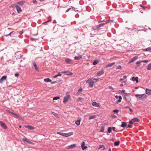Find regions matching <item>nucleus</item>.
Here are the masks:
<instances>
[{"label": "nucleus", "instance_id": "61", "mask_svg": "<svg viewBox=\"0 0 151 151\" xmlns=\"http://www.w3.org/2000/svg\"><path fill=\"white\" fill-rule=\"evenodd\" d=\"M15 6L16 5H14V4H13L12 6H10V7H12L14 8V6Z\"/></svg>", "mask_w": 151, "mask_h": 151}, {"label": "nucleus", "instance_id": "43", "mask_svg": "<svg viewBox=\"0 0 151 151\" xmlns=\"http://www.w3.org/2000/svg\"><path fill=\"white\" fill-rule=\"evenodd\" d=\"M6 111L8 112L9 113L11 114H12V115H13V114H14V113L11 111H10L9 110H7Z\"/></svg>", "mask_w": 151, "mask_h": 151}, {"label": "nucleus", "instance_id": "38", "mask_svg": "<svg viewBox=\"0 0 151 151\" xmlns=\"http://www.w3.org/2000/svg\"><path fill=\"white\" fill-rule=\"evenodd\" d=\"M92 80H93V81H94V83H96L99 80V78H93L92 79Z\"/></svg>", "mask_w": 151, "mask_h": 151}, {"label": "nucleus", "instance_id": "34", "mask_svg": "<svg viewBox=\"0 0 151 151\" xmlns=\"http://www.w3.org/2000/svg\"><path fill=\"white\" fill-rule=\"evenodd\" d=\"M65 133H62V132H57V134L60 135H61L62 136H64Z\"/></svg>", "mask_w": 151, "mask_h": 151}, {"label": "nucleus", "instance_id": "15", "mask_svg": "<svg viewBox=\"0 0 151 151\" xmlns=\"http://www.w3.org/2000/svg\"><path fill=\"white\" fill-rule=\"evenodd\" d=\"M15 7L16 8L17 10L18 13H19L22 12V10L20 7L17 5H16Z\"/></svg>", "mask_w": 151, "mask_h": 151}, {"label": "nucleus", "instance_id": "51", "mask_svg": "<svg viewBox=\"0 0 151 151\" xmlns=\"http://www.w3.org/2000/svg\"><path fill=\"white\" fill-rule=\"evenodd\" d=\"M33 3L35 4H36L37 2L36 1V0H33Z\"/></svg>", "mask_w": 151, "mask_h": 151}, {"label": "nucleus", "instance_id": "63", "mask_svg": "<svg viewBox=\"0 0 151 151\" xmlns=\"http://www.w3.org/2000/svg\"><path fill=\"white\" fill-rule=\"evenodd\" d=\"M129 109L130 111V112L131 113L132 111V110L130 108H129Z\"/></svg>", "mask_w": 151, "mask_h": 151}, {"label": "nucleus", "instance_id": "37", "mask_svg": "<svg viewBox=\"0 0 151 151\" xmlns=\"http://www.w3.org/2000/svg\"><path fill=\"white\" fill-rule=\"evenodd\" d=\"M60 98V97L59 96H57L55 97H54L53 98V100H57L58 99H59Z\"/></svg>", "mask_w": 151, "mask_h": 151}, {"label": "nucleus", "instance_id": "42", "mask_svg": "<svg viewBox=\"0 0 151 151\" xmlns=\"http://www.w3.org/2000/svg\"><path fill=\"white\" fill-rule=\"evenodd\" d=\"M133 123H134V122H133V120H132V119L129 122V123L130 124H132Z\"/></svg>", "mask_w": 151, "mask_h": 151}, {"label": "nucleus", "instance_id": "49", "mask_svg": "<svg viewBox=\"0 0 151 151\" xmlns=\"http://www.w3.org/2000/svg\"><path fill=\"white\" fill-rule=\"evenodd\" d=\"M58 82L57 81H52V82H51V83L52 84H54L56 83H57Z\"/></svg>", "mask_w": 151, "mask_h": 151}, {"label": "nucleus", "instance_id": "14", "mask_svg": "<svg viewBox=\"0 0 151 151\" xmlns=\"http://www.w3.org/2000/svg\"><path fill=\"white\" fill-rule=\"evenodd\" d=\"M115 64V62H113L111 63H110L108 64L107 65L105 66V68H108L112 66Z\"/></svg>", "mask_w": 151, "mask_h": 151}, {"label": "nucleus", "instance_id": "53", "mask_svg": "<svg viewBox=\"0 0 151 151\" xmlns=\"http://www.w3.org/2000/svg\"><path fill=\"white\" fill-rule=\"evenodd\" d=\"M13 115L16 116V117H19V116L18 115H17V114H15L14 113V114H13Z\"/></svg>", "mask_w": 151, "mask_h": 151}, {"label": "nucleus", "instance_id": "21", "mask_svg": "<svg viewBox=\"0 0 151 151\" xmlns=\"http://www.w3.org/2000/svg\"><path fill=\"white\" fill-rule=\"evenodd\" d=\"M102 148L103 149V150H104L106 149V148H105V146L103 145H99V148H98V149H100V148Z\"/></svg>", "mask_w": 151, "mask_h": 151}, {"label": "nucleus", "instance_id": "18", "mask_svg": "<svg viewBox=\"0 0 151 151\" xmlns=\"http://www.w3.org/2000/svg\"><path fill=\"white\" fill-rule=\"evenodd\" d=\"M82 58V56L81 55H80L79 56H75L74 57V59L75 60H80Z\"/></svg>", "mask_w": 151, "mask_h": 151}, {"label": "nucleus", "instance_id": "27", "mask_svg": "<svg viewBox=\"0 0 151 151\" xmlns=\"http://www.w3.org/2000/svg\"><path fill=\"white\" fill-rule=\"evenodd\" d=\"M33 65H34L35 70H37L38 69V68L37 67V65L36 63L35 62H34L33 63Z\"/></svg>", "mask_w": 151, "mask_h": 151}, {"label": "nucleus", "instance_id": "24", "mask_svg": "<svg viewBox=\"0 0 151 151\" xmlns=\"http://www.w3.org/2000/svg\"><path fill=\"white\" fill-rule=\"evenodd\" d=\"M132 120H133L134 123L135 122H138L139 121V119L137 117L132 119Z\"/></svg>", "mask_w": 151, "mask_h": 151}, {"label": "nucleus", "instance_id": "40", "mask_svg": "<svg viewBox=\"0 0 151 151\" xmlns=\"http://www.w3.org/2000/svg\"><path fill=\"white\" fill-rule=\"evenodd\" d=\"M83 100V99L81 98V97H78V98L77 101H81Z\"/></svg>", "mask_w": 151, "mask_h": 151}, {"label": "nucleus", "instance_id": "20", "mask_svg": "<svg viewBox=\"0 0 151 151\" xmlns=\"http://www.w3.org/2000/svg\"><path fill=\"white\" fill-rule=\"evenodd\" d=\"M76 144H74L68 146V148H72L76 147Z\"/></svg>", "mask_w": 151, "mask_h": 151}, {"label": "nucleus", "instance_id": "19", "mask_svg": "<svg viewBox=\"0 0 151 151\" xmlns=\"http://www.w3.org/2000/svg\"><path fill=\"white\" fill-rule=\"evenodd\" d=\"M82 91V88H80L78 90L77 92V94L78 95H80L81 94V92Z\"/></svg>", "mask_w": 151, "mask_h": 151}, {"label": "nucleus", "instance_id": "12", "mask_svg": "<svg viewBox=\"0 0 151 151\" xmlns=\"http://www.w3.org/2000/svg\"><path fill=\"white\" fill-rule=\"evenodd\" d=\"M132 80L133 81H136L137 83L138 82V77H132Z\"/></svg>", "mask_w": 151, "mask_h": 151}, {"label": "nucleus", "instance_id": "54", "mask_svg": "<svg viewBox=\"0 0 151 151\" xmlns=\"http://www.w3.org/2000/svg\"><path fill=\"white\" fill-rule=\"evenodd\" d=\"M57 75L58 76H61V74L60 72H59L58 73V74Z\"/></svg>", "mask_w": 151, "mask_h": 151}, {"label": "nucleus", "instance_id": "10", "mask_svg": "<svg viewBox=\"0 0 151 151\" xmlns=\"http://www.w3.org/2000/svg\"><path fill=\"white\" fill-rule=\"evenodd\" d=\"M137 58V56H135L129 62V63L133 62L134 61L136 60Z\"/></svg>", "mask_w": 151, "mask_h": 151}, {"label": "nucleus", "instance_id": "25", "mask_svg": "<svg viewBox=\"0 0 151 151\" xmlns=\"http://www.w3.org/2000/svg\"><path fill=\"white\" fill-rule=\"evenodd\" d=\"M99 60H94L93 63V65H95L96 64H97L99 62Z\"/></svg>", "mask_w": 151, "mask_h": 151}, {"label": "nucleus", "instance_id": "16", "mask_svg": "<svg viewBox=\"0 0 151 151\" xmlns=\"http://www.w3.org/2000/svg\"><path fill=\"white\" fill-rule=\"evenodd\" d=\"M24 127L31 130H33L34 129V128L31 125H26L24 126Z\"/></svg>", "mask_w": 151, "mask_h": 151}, {"label": "nucleus", "instance_id": "41", "mask_svg": "<svg viewBox=\"0 0 151 151\" xmlns=\"http://www.w3.org/2000/svg\"><path fill=\"white\" fill-rule=\"evenodd\" d=\"M119 111V110L117 109L114 110L113 112L114 113H118Z\"/></svg>", "mask_w": 151, "mask_h": 151}, {"label": "nucleus", "instance_id": "26", "mask_svg": "<svg viewBox=\"0 0 151 151\" xmlns=\"http://www.w3.org/2000/svg\"><path fill=\"white\" fill-rule=\"evenodd\" d=\"M127 125V124L126 122H122V124L121 125V126L122 127H125Z\"/></svg>", "mask_w": 151, "mask_h": 151}, {"label": "nucleus", "instance_id": "23", "mask_svg": "<svg viewBox=\"0 0 151 151\" xmlns=\"http://www.w3.org/2000/svg\"><path fill=\"white\" fill-rule=\"evenodd\" d=\"M143 50L144 51H149L151 50V48L150 47H148L147 48L143 49Z\"/></svg>", "mask_w": 151, "mask_h": 151}, {"label": "nucleus", "instance_id": "31", "mask_svg": "<svg viewBox=\"0 0 151 151\" xmlns=\"http://www.w3.org/2000/svg\"><path fill=\"white\" fill-rule=\"evenodd\" d=\"M96 116H95V115H93V116H90L89 117V119L90 120V119H94L95 118H96Z\"/></svg>", "mask_w": 151, "mask_h": 151}, {"label": "nucleus", "instance_id": "32", "mask_svg": "<svg viewBox=\"0 0 151 151\" xmlns=\"http://www.w3.org/2000/svg\"><path fill=\"white\" fill-rule=\"evenodd\" d=\"M99 28V27L98 25H96L95 26L93 27L92 28V29L94 30H96V29H98V28Z\"/></svg>", "mask_w": 151, "mask_h": 151}, {"label": "nucleus", "instance_id": "6", "mask_svg": "<svg viewBox=\"0 0 151 151\" xmlns=\"http://www.w3.org/2000/svg\"><path fill=\"white\" fill-rule=\"evenodd\" d=\"M92 105L96 107L99 108H100L99 104L98 103H97L96 102H93L92 103Z\"/></svg>", "mask_w": 151, "mask_h": 151}, {"label": "nucleus", "instance_id": "28", "mask_svg": "<svg viewBox=\"0 0 151 151\" xmlns=\"http://www.w3.org/2000/svg\"><path fill=\"white\" fill-rule=\"evenodd\" d=\"M65 61L68 63H70L72 62V60L69 59H66L65 60Z\"/></svg>", "mask_w": 151, "mask_h": 151}, {"label": "nucleus", "instance_id": "52", "mask_svg": "<svg viewBox=\"0 0 151 151\" xmlns=\"http://www.w3.org/2000/svg\"><path fill=\"white\" fill-rule=\"evenodd\" d=\"M13 115L16 116V117H19V116L18 115H17V114H15L14 113V114H13Z\"/></svg>", "mask_w": 151, "mask_h": 151}, {"label": "nucleus", "instance_id": "48", "mask_svg": "<svg viewBox=\"0 0 151 151\" xmlns=\"http://www.w3.org/2000/svg\"><path fill=\"white\" fill-rule=\"evenodd\" d=\"M112 118H115L117 117V116L114 115H112Z\"/></svg>", "mask_w": 151, "mask_h": 151}, {"label": "nucleus", "instance_id": "2", "mask_svg": "<svg viewBox=\"0 0 151 151\" xmlns=\"http://www.w3.org/2000/svg\"><path fill=\"white\" fill-rule=\"evenodd\" d=\"M94 81L92 79H89L86 81V83L89 84V86L90 88H92L94 86Z\"/></svg>", "mask_w": 151, "mask_h": 151}, {"label": "nucleus", "instance_id": "5", "mask_svg": "<svg viewBox=\"0 0 151 151\" xmlns=\"http://www.w3.org/2000/svg\"><path fill=\"white\" fill-rule=\"evenodd\" d=\"M0 125L4 129H6L7 128V127L6 124L2 121H0Z\"/></svg>", "mask_w": 151, "mask_h": 151}, {"label": "nucleus", "instance_id": "35", "mask_svg": "<svg viewBox=\"0 0 151 151\" xmlns=\"http://www.w3.org/2000/svg\"><path fill=\"white\" fill-rule=\"evenodd\" d=\"M24 3H25V1H22L18 2V3L21 5H22Z\"/></svg>", "mask_w": 151, "mask_h": 151}, {"label": "nucleus", "instance_id": "29", "mask_svg": "<svg viewBox=\"0 0 151 151\" xmlns=\"http://www.w3.org/2000/svg\"><path fill=\"white\" fill-rule=\"evenodd\" d=\"M51 113L56 118H59V116L57 114L52 112Z\"/></svg>", "mask_w": 151, "mask_h": 151}, {"label": "nucleus", "instance_id": "39", "mask_svg": "<svg viewBox=\"0 0 151 151\" xmlns=\"http://www.w3.org/2000/svg\"><path fill=\"white\" fill-rule=\"evenodd\" d=\"M105 24V23H101L99 25H98L99 27H103L104 24Z\"/></svg>", "mask_w": 151, "mask_h": 151}, {"label": "nucleus", "instance_id": "8", "mask_svg": "<svg viewBox=\"0 0 151 151\" xmlns=\"http://www.w3.org/2000/svg\"><path fill=\"white\" fill-rule=\"evenodd\" d=\"M61 73H63L64 74H65L66 75L71 76L73 74V73L71 72H69L68 71H62L61 72Z\"/></svg>", "mask_w": 151, "mask_h": 151}, {"label": "nucleus", "instance_id": "59", "mask_svg": "<svg viewBox=\"0 0 151 151\" xmlns=\"http://www.w3.org/2000/svg\"><path fill=\"white\" fill-rule=\"evenodd\" d=\"M71 9V8H68V9H67L66 11V12H68L70 9Z\"/></svg>", "mask_w": 151, "mask_h": 151}, {"label": "nucleus", "instance_id": "22", "mask_svg": "<svg viewBox=\"0 0 151 151\" xmlns=\"http://www.w3.org/2000/svg\"><path fill=\"white\" fill-rule=\"evenodd\" d=\"M81 119H78L76 121L75 123L77 125H79L80 124Z\"/></svg>", "mask_w": 151, "mask_h": 151}, {"label": "nucleus", "instance_id": "45", "mask_svg": "<svg viewBox=\"0 0 151 151\" xmlns=\"http://www.w3.org/2000/svg\"><path fill=\"white\" fill-rule=\"evenodd\" d=\"M142 62H143L144 63H147L148 61L147 60H143L141 61Z\"/></svg>", "mask_w": 151, "mask_h": 151}, {"label": "nucleus", "instance_id": "30", "mask_svg": "<svg viewBox=\"0 0 151 151\" xmlns=\"http://www.w3.org/2000/svg\"><path fill=\"white\" fill-rule=\"evenodd\" d=\"M120 142L119 141H116L114 142V144L115 146H117L119 145Z\"/></svg>", "mask_w": 151, "mask_h": 151}, {"label": "nucleus", "instance_id": "17", "mask_svg": "<svg viewBox=\"0 0 151 151\" xmlns=\"http://www.w3.org/2000/svg\"><path fill=\"white\" fill-rule=\"evenodd\" d=\"M22 140L23 141H26V142L29 143V144H32V143L29 141L28 139H26V138L25 137H24L22 139Z\"/></svg>", "mask_w": 151, "mask_h": 151}, {"label": "nucleus", "instance_id": "58", "mask_svg": "<svg viewBox=\"0 0 151 151\" xmlns=\"http://www.w3.org/2000/svg\"><path fill=\"white\" fill-rule=\"evenodd\" d=\"M104 128L101 129L100 132H104Z\"/></svg>", "mask_w": 151, "mask_h": 151}, {"label": "nucleus", "instance_id": "50", "mask_svg": "<svg viewBox=\"0 0 151 151\" xmlns=\"http://www.w3.org/2000/svg\"><path fill=\"white\" fill-rule=\"evenodd\" d=\"M121 66L120 65H119L117 67V68H116V69H120L121 68Z\"/></svg>", "mask_w": 151, "mask_h": 151}, {"label": "nucleus", "instance_id": "47", "mask_svg": "<svg viewBox=\"0 0 151 151\" xmlns=\"http://www.w3.org/2000/svg\"><path fill=\"white\" fill-rule=\"evenodd\" d=\"M109 88L110 89H111V90H113L114 89L111 86H109Z\"/></svg>", "mask_w": 151, "mask_h": 151}, {"label": "nucleus", "instance_id": "9", "mask_svg": "<svg viewBox=\"0 0 151 151\" xmlns=\"http://www.w3.org/2000/svg\"><path fill=\"white\" fill-rule=\"evenodd\" d=\"M6 78L7 76H4L2 77L0 79V83H2L4 81L6 80Z\"/></svg>", "mask_w": 151, "mask_h": 151}, {"label": "nucleus", "instance_id": "33", "mask_svg": "<svg viewBox=\"0 0 151 151\" xmlns=\"http://www.w3.org/2000/svg\"><path fill=\"white\" fill-rule=\"evenodd\" d=\"M147 70H151V63L149 64L148 65Z\"/></svg>", "mask_w": 151, "mask_h": 151}, {"label": "nucleus", "instance_id": "64", "mask_svg": "<svg viewBox=\"0 0 151 151\" xmlns=\"http://www.w3.org/2000/svg\"><path fill=\"white\" fill-rule=\"evenodd\" d=\"M23 32L22 31H20L19 32V33L20 34H22V33H23Z\"/></svg>", "mask_w": 151, "mask_h": 151}, {"label": "nucleus", "instance_id": "4", "mask_svg": "<svg viewBox=\"0 0 151 151\" xmlns=\"http://www.w3.org/2000/svg\"><path fill=\"white\" fill-rule=\"evenodd\" d=\"M104 73V70L103 69H101L100 71L97 72L96 75L97 76H100Z\"/></svg>", "mask_w": 151, "mask_h": 151}, {"label": "nucleus", "instance_id": "13", "mask_svg": "<svg viewBox=\"0 0 151 151\" xmlns=\"http://www.w3.org/2000/svg\"><path fill=\"white\" fill-rule=\"evenodd\" d=\"M146 93L150 95H151V90L148 88H146Z\"/></svg>", "mask_w": 151, "mask_h": 151}, {"label": "nucleus", "instance_id": "3", "mask_svg": "<svg viewBox=\"0 0 151 151\" xmlns=\"http://www.w3.org/2000/svg\"><path fill=\"white\" fill-rule=\"evenodd\" d=\"M70 95L69 94L65 96L63 101V103L64 104H65L68 101L70 98Z\"/></svg>", "mask_w": 151, "mask_h": 151}, {"label": "nucleus", "instance_id": "7", "mask_svg": "<svg viewBox=\"0 0 151 151\" xmlns=\"http://www.w3.org/2000/svg\"><path fill=\"white\" fill-rule=\"evenodd\" d=\"M81 147L83 150H84L87 148V147L85 145V143L84 142H82L81 145Z\"/></svg>", "mask_w": 151, "mask_h": 151}, {"label": "nucleus", "instance_id": "55", "mask_svg": "<svg viewBox=\"0 0 151 151\" xmlns=\"http://www.w3.org/2000/svg\"><path fill=\"white\" fill-rule=\"evenodd\" d=\"M121 101V100H120V99H119V100L117 101V104H118V103H120V102Z\"/></svg>", "mask_w": 151, "mask_h": 151}, {"label": "nucleus", "instance_id": "11", "mask_svg": "<svg viewBox=\"0 0 151 151\" xmlns=\"http://www.w3.org/2000/svg\"><path fill=\"white\" fill-rule=\"evenodd\" d=\"M73 132H71L67 133H65L64 136L66 137H69L70 136L72 135L73 134Z\"/></svg>", "mask_w": 151, "mask_h": 151}, {"label": "nucleus", "instance_id": "62", "mask_svg": "<svg viewBox=\"0 0 151 151\" xmlns=\"http://www.w3.org/2000/svg\"><path fill=\"white\" fill-rule=\"evenodd\" d=\"M51 80L49 78H48V82H51Z\"/></svg>", "mask_w": 151, "mask_h": 151}, {"label": "nucleus", "instance_id": "60", "mask_svg": "<svg viewBox=\"0 0 151 151\" xmlns=\"http://www.w3.org/2000/svg\"><path fill=\"white\" fill-rule=\"evenodd\" d=\"M112 129L113 131H115V128L114 127H112Z\"/></svg>", "mask_w": 151, "mask_h": 151}, {"label": "nucleus", "instance_id": "46", "mask_svg": "<svg viewBox=\"0 0 151 151\" xmlns=\"http://www.w3.org/2000/svg\"><path fill=\"white\" fill-rule=\"evenodd\" d=\"M14 75L16 77H18L19 76V74L18 73H17L15 74Z\"/></svg>", "mask_w": 151, "mask_h": 151}, {"label": "nucleus", "instance_id": "56", "mask_svg": "<svg viewBox=\"0 0 151 151\" xmlns=\"http://www.w3.org/2000/svg\"><path fill=\"white\" fill-rule=\"evenodd\" d=\"M118 98H119V99H120L122 100V97L121 96H118Z\"/></svg>", "mask_w": 151, "mask_h": 151}, {"label": "nucleus", "instance_id": "1", "mask_svg": "<svg viewBox=\"0 0 151 151\" xmlns=\"http://www.w3.org/2000/svg\"><path fill=\"white\" fill-rule=\"evenodd\" d=\"M135 96L139 100L143 101L147 98V96L145 94H136Z\"/></svg>", "mask_w": 151, "mask_h": 151}, {"label": "nucleus", "instance_id": "36", "mask_svg": "<svg viewBox=\"0 0 151 151\" xmlns=\"http://www.w3.org/2000/svg\"><path fill=\"white\" fill-rule=\"evenodd\" d=\"M112 128L111 127H109L108 129V132L109 133H110L111 132Z\"/></svg>", "mask_w": 151, "mask_h": 151}, {"label": "nucleus", "instance_id": "44", "mask_svg": "<svg viewBox=\"0 0 151 151\" xmlns=\"http://www.w3.org/2000/svg\"><path fill=\"white\" fill-rule=\"evenodd\" d=\"M142 62L141 61H138L136 62V64H139Z\"/></svg>", "mask_w": 151, "mask_h": 151}, {"label": "nucleus", "instance_id": "57", "mask_svg": "<svg viewBox=\"0 0 151 151\" xmlns=\"http://www.w3.org/2000/svg\"><path fill=\"white\" fill-rule=\"evenodd\" d=\"M127 127L128 128H132V126L131 125H130V124H128V125H127Z\"/></svg>", "mask_w": 151, "mask_h": 151}]
</instances>
